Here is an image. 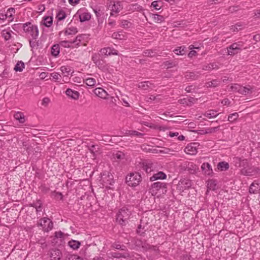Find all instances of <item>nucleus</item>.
Wrapping results in <instances>:
<instances>
[{"instance_id":"nucleus-34","label":"nucleus","mask_w":260,"mask_h":260,"mask_svg":"<svg viewBox=\"0 0 260 260\" xmlns=\"http://www.w3.org/2000/svg\"><path fill=\"white\" fill-rule=\"evenodd\" d=\"M65 235L64 234L62 233L61 232H56L55 233L54 236V239L55 243H58V241H55V239H57L58 240H59L60 242H61L64 238Z\"/></svg>"},{"instance_id":"nucleus-47","label":"nucleus","mask_w":260,"mask_h":260,"mask_svg":"<svg viewBox=\"0 0 260 260\" xmlns=\"http://www.w3.org/2000/svg\"><path fill=\"white\" fill-rule=\"evenodd\" d=\"M127 136H140L142 134L135 131H128L126 132Z\"/></svg>"},{"instance_id":"nucleus-27","label":"nucleus","mask_w":260,"mask_h":260,"mask_svg":"<svg viewBox=\"0 0 260 260\" xmlns=\"http://www.w3.org/2000/svg\"><path fill=\"white\" fill-rule=\"evenodd\" d=\"M60 70L63 75V77H68L71 72V68L69 66H63L60 68Z\"/></svg>"},{"instance_id":"nucleus-2","label":"nucleus","mask_w":260,"mask_h":260,"mask_svg":"<svg viewBox=\"0 0 260 260\" xmlns=\"http://www.w3.org/2000/svg\"><path fill=\"white\" fill-rule=\"evenodd\" d=\"M130 215V212L128 209L123 207L121 208L117 214L116 221L120 224L125 225Z\"/></svg>"},{"instance_id":"nucleus-62","label":"nucleus","mask_w":260,"mask_h":260,"mask_svg":"<svg viewBox=\"0 0 260 260\" xmlns=\"http://www.w3.org/2000/svg\"><path fill=\"white\" fill-rule=\"evenodd\" d=\"M222 104H223V105H228L229 104V102L228 101V100L227 99H224L222 101Z\"/></svg>"},{"instance_id":"nucleus-16","label":"nucleus","mask_w":260,"mask_h":260,"mask_svg":"<svg viewBox=\"0 0 260 260\" xmlns=\"http://www.w3.org/2000/svg\"><path fill=\"white\" fill-rule=\"evenodd\" d=\"M201 169L206 175H210L213 173L211 165L208 162H204L201 166Z\"/></svg>"},{"instance_id":"nucleus-5","label":"nucleus","mask_w":260,"mask_h":260,"mask_svg":"<svg viewBox=\"0 0 260 260\" xmlns=\"http://www.w3.org/2000/svg\"><path fill=\"white\" fill-rule=\"evenodd\" d=\"M38 226H41L46 232L51 230L53 228L52 222L47 218L41 219L38 222Z\"/></svg>"},{"instance_id":"nucleus-21","label":"nucleus","mask_w":260,"mask_h":260,"mask_svg":"<svg viewBox=\"0 0 260 260\" xmlns=\"http://www.w3.org/2000/svg\"><path fill=\"white\" fill-rule=\"evenodd\" d=\"M102 181L103 182V185L107 186L108 184L112 185L114 183L112 176L108 175V176L103 175L102 178Z\"/></svg>"},{"instance_id":"nucleus-24","label":"nucleus","mask_w":260,"mask_h":260,"mask_svg":"<svg viewBox=\"0 0 260 260\" xmlns=\"http://www.w3.org/2000/svg\"><path fill=\"white\" fill-rule=\"evenodd\" d=\"M67 16L66 12L63 10H60L58 11L56 15L57 24L60 21L64 20Z\"/></svg>"},{"instance_id":"nucleus-31","label":"nucleus","mask_w":260,"mask_h":260,"mask_svg":"<svg viewBox=\"0 0 260 260\" xmlns=\"http://www.w3.org/2000/svg\"><path fill=\"white\" fill-rule=\"evenodd\" d=\"M60 251L59 250H52L50 253L51 260H59L60 259Z\"/></svg>"},{"instance_id":"nucleus-43","label":"nucleus","mask_w":260,"mask_h":260,"mask_svg":"<svg viewBox=\"0 0 260 260\" xmlns=\"http://www.w3.org/2000/svg\"><path fill=\"white\" fill-rule=\"evenodd\" d=\"M112 37L116 39L122 40L124 36L122 32H114L112 35Z\"/></svg>"},{"instance_id":"nucleus-42","label":"nucleus","mask_w":260,"mask_h":260,"mask_svg":"<svg viewBox=\"0 0 260 260\" xmlns=\"http://www.w3.org/2000/svg\"><path fill=\"white\" fill-rule=\"evenodd\" d=\"M120 25L123 28H128L131 26L132 24L127 20H122L120 21Z\"/></svg>"},{"instance_id":"nucleus-57","label":"nucleus","mask_w":260,"mask_h":260,"mask_svg":"<svg viewBox=\"0 0 260 260\" xmlns=\"http://www.w3.org/2000/svg\"><path fill=\"white\" fill-rule=\"evenodd\" d=\"M7 17L5 14L1 13L0 14V20H2L3 21H4L7 19Z\"/></svg>"},{"instance_id":"nucleus-9","label":"nucleus","mask_w":260,"mask_h":260,"mask_svg":"<svg viewBox=\"0 0 260 260\" xmlns=\"http://www.w3.org/2000/svg\"><path fill=\"white\" fill-rule=\"evenodd\" d=\"M78 14L81 22L88 21L91 18V14L86 10H80Z\"/></svg>"},{"instance_id":"nucleus-7","label":"nucleus","mask_w":260,"mask_h":260,"mask_svg":"<svg viewBox=\"0 0 260 260\" xmlns=\"http://www.w3.org/2000/svg\"><path fill=\"white\" fill-rule=\"evenodd\" d=\"M232 88L234 91H237L239 93L247 95L252 92V88L248 87L241 86L239 85H235L232 86Z\"/></svg>"},{"instance_id":"nucleus-23","label":"nucleus","mask_w":260,"mask_h":260,"mask_svg":"<svg viewBox=\"0 0 260 260\" xmlns=\"http://www.w3.org/2000/svg\"><path fill=\"white\" fill-rule=\"evenodd\" d=\"M229 169V165L227 162L221 161L218 163L216 170L218 171H225Z\"/></svg>"},{"instance_id":"nucleus-37","label":"nucleus","mask_w":260,"mask_h":260,"mask_svg":"<svg viewBox=\"0 0 260 260\" xmlns=\"http://www.w3.org/2000/svg\"><path fill=\"white\" fill-rule=\"evenodd\" d=\"M50 76L52 77V80L54 81H60L61 79V76L56 72L50 74Z\"/></svg>"},{"instance_id":"nucleus-49","label":"nucleus","mask_w":260,"mask_h":260,"mask_svg":"<svg viewBox=\"0 0 260 260\" xmlns=\"http://www.w3.org/2000/svg\"><path fill=\"white\" fill-rule=\"evenodd\" d=\"M50 102V99L48 98H44L42 101V105L44 106H47Z\"/></svg>"},{"instance_id":"nucleus-26","label":"nucleus","mask_w":260,"mask_h":260,"mask_svg":"<svg viewBox=\"0 0 260 260\" xmlns=\"http://www.w3.org/2000/svg\"><path fill=\"white\" fill-rule=\"evenodd\" d=\"M84 83L88 86L93 87L96 85V79L92 77H88L84 79Z\"/></svg>"},{"instance_id":"nucleus-38","label":"nucleus","mask_w":260,"mask_h":260,"mask_svg":"<svg viewBox=\"0 0 260 260\" xmlns=\"http://www.w3.org/2000/svg\"><path fill=\"white\" fill-rule=\"evenodd\" d=\"M24 68V63L22 61H19L16 64V66L14 68V70L16 71L21 72V71H22V70Z\"/></svg>"},{"instance_id":"nucleus-50","label":"nucleus","mask_w":260,"mask_h":260,"mask_svg":"<svg viewBox=\"0 0 260 260\" xmlns=\"http://www.w3.org/2000/svg\"><path fill=\"white\" fill-rule=\"evenodd\" d=\"M241 25L239 23L236 24L234 26H232V29H233V31H238L242 29Z\"/></svg>"},{"instance_id":"nucleus-58","label":"nucleus","mask_w":260,"mask_h":260,"mask_svg":"<svg viewBox=\"0 0 260 260\" xmlns=\"http://www.w3.org/2000/svg\"><path fill=\"white\" fill-rule=\"evenodd\" d=\"M189 49L190 50H192L193 49H200V48L199 47H198V46H194L193 45H190L189 46Z\"/></svg>"},{"instance_id":"nucleus-19","label":"nucleus","mask_w":260,"mask_h":260,"mask_svg":"<svg viewBox=\"0 0 260 260\" xmlns=\"http://www.w3.org/2000/svg\"><path fill=\"white\" fill-rule=\"evenodd\" d=\"M77 28L74 26L68 27L62 31L66 36L74 35L77 33ZM61 33H62V32H60V34Z\"/></svg>"},{"instance_id":"nucleus-63","label":"nucleus","mask_w":260,"mask_h":260,"mask_svg":"<svg viewBox=\"0 0 260 260\" xmlns=\"http://www.w3.org/2000/svg\"><path fill=\"white\" fill-rule=\"evenodd\" d=\"M177 139L179 141H183L184 140V139H185V137L183 135H180V136L178 135Z\"/></svg>"},{"instance_id":"nucleus-46","label":"nucleus","mask_w":260,"mask_h":260,"mask_svg":"<svg viewBox=\"0 0 260 260\" xmlns=\"http://www.w3.org/2000/svg\"><path fill=\"white\" fill-rule=\"evenodd\" d=\"M185 77L187 79L194 80L196 78V76L194 73L186 72Z\"/></svg>"},{"instance_id":"nucleus-41","label":"nucleus","mask_w":260,"mask_h":260,"mask_svg":"<svg viewBox=\"0 0 260 260\" xmlns=\"http://www.w3.org/2000/svg\"><path fill=\"white\" fill-rule=\"evenodd\" d=\"M60 44L63 47H67V48L73 47L72 42L63 41H61L60 43Z\"/></svg>"},{"instance_id":"nucleus-28","label":"nucleus","mask_w":260,"mask_h":260,"mask_svg":"<svg viewBox=\"0 0 260 260\" xmlns=\"http://www.w3.org/2000/svg\"><path fill=\"white\" fill-rule=\"evenodd\" d=\"M68 245L73 250H77L81 246V243L78 241L72 240L68 242Z\"/></svg>"},{"instance_id":"nucleus-30","label":"nucleus","mask_w":260,"mask_h":260,"mask_svg":"<svg viewBox=\"0 0 260 260\" xmlns=\"http://www.w3.org/2000/svg\"><path fill=\"white\" fill-rule=\"evenodd\" d=\"M219 114V113H217V112L215 110H210L205 113V116L208 118H213L216 117Z\"/></svg>"},{"instance_id":"nucleus-32","label":"nucleus","mask_w":260,"mask_h":260,"mask_svg":"<svg viewBox=\"0 0 260 260\" xmlns=\"http://www.w3.org/2000/svg\"><path fill=\"white\" fill-rule=\"evenodd\" d=\"M59 52L60 50L59 45L58 44L53 45L51 50V54L53 56L56 57L59 54Z\"/></svg>"},{"instance_id":"nucleus-20","label":"nucleus","mask_w":260,"mask_h":260,"mask_svg":"<svg viewBox=\"0 0 260 260\" xmlns=\"http://www.w3.org/2000/svg\"><path fill=\"white\" fill-rule=\"evenodd\" d=\"M167 175L162 172H158L154 174L150 178L151 181H154L158 179H165Z\"/></svg>"},{"instance_id":"nucleus-6","label":"nucleus","mask_w":260,"mask_h":260,"mask_svg":"<svg viewBox=\"0 0 260 260\" xmlns=\"http://www.w3.org/2000/svg\"><path fill=\"white\" fill-rule=\"evenodd\" d=\"M199 145L197 143H192L188 144L184 148V152L189 155H195L199 148Z\"/></svg>"},{"instance_id":"nucleus-33","label":"nucleus","mask_w":260,"mask_h":260,"mask_svg":"<svg viewBox=\"0 0 260 260\" xmlns=\"http://www.w3.org/2000/svg\"><path fill=\"white\" fill-rule=\"evenodd\" d=\"M185 48V46L178 47L174 50V52L176 55H183L186 53Z\"/></svg>"},{"instance_id":"nucleus-60","label":"nucleus","mask_w":260,"mask_h":260,"mask_svg":"<svg viewBox=\"0 0 260 260\" xmlns=\"http://www.w3.org/2000/svg\"><path fill=\"white\" fill-rule=\"evenodd\" d=\"M122 102H123V105L126 106V107H129V105L128 103L124 99H122Z\"/></svg>"},{"instance_id":"nucleus-59","label":"nucleus","mask_w":260,"mask_h":260,"mask_svg":"<svg viewBox=\"0 0 260 260\" xmlns=\"http://www.w3.org/2000/svg\"><path fill=\"white\" fill-rule=\"evenodd\" d=\"M92 260H105V258L100 256H95Z\"/></svg>"},{"instance_id":"nucleus-39","label":"nucleus","mask_w":260,"mask_h":260,"mask_svg":"<svg viewBox=\"0 0 260 260\" xmlns=\"http://www.w3.org/2000/svg\"><path fill=\"white\" fill-rule=\"evenodd\" d=\"M239 115L237 113H234L229 116L228 120L231 122H233L238 118Z\"/></svg>"},{"instance_id":"nucleus-12","label":"nucleus","mask_w":260,"mask_h":260,"mask_svg":"<svg viewBox=\"0 0 260 260\" xmlns=\"http://www.w3.org/2000/svg\"><path fill=\"white\" fill-rule=\"evenodd\" d=\"M191 181L187 179H183L181 180L178 185V187L181 190H183L189 188L191 186Z\"/></svg>"},{"instance_id":"nucleus-10","label":"nucleus","mask_w":260,"mask_h":260,"mask_svg":"<svg viewBox=\"0 0 260 260\" xmlns=\"http://www.w3.org/2000/svg\"><path fill=\"white\" fill-rule=\"evenodd\" d=\"M86 38L84 35H80L77 36L75 40L72 42L73 47H77L81 46H85L86 43L84 39Z\"/></svg>"},{"instance_id":"nucleus-61","label":"nucleus","mask_w":260,"mask_h":260,"mask_svg":"<svg viewBox=\"0 0 260 260\" xmlns=\"http://www.w3.org/2000/svg\"><path fill=\"white\" fill-rule=\"evenodd\" d=\"M40 78L41 79H44L46 78V73L45 72H42L40 74V76H39Z\"/></svg>"},{"instance_id":"nucleus-64","label":"nucleus","mask_w":260,"mask_h":260,"mask_svg":"<svg viewBox=\"0 0 260 260\" xmlns=\"http://www.w3.org/2000/svg\"><path fill=\"white\" fill-rule=\"evenodd\" d=\"M94 148H95V146H94V145H92V146H91V147L90 148V149H89L91 153H94V152H93V151H94Z\"/></svg>"},{"instance_id":"nucleus-25","label":"nucleus","mask_w":260,"mask_h":260,"mask_svg":"<svg viewBox=\"0 0 260 260\" xmlns=\"http://www.w3.org/2000/svg\"><path fill=\"white\" fill-rule=\"evenodd\" d=\"M14 118L20 123H23L25 121V117L24 114L20 112H16L14 115Z\"/></svg>"},{"instance_id":"nucleus-44","label":"nucleus","mask_w":260,"mask_h":260,"mask_svg":"<svg viewBox=\"0 0 260 260\" xmlns=\"http://www.w3.org/2000/svg\"><path fill=\"white\" fill-rule=\"evenodd\" d=\"M84 79L81 76H74L72 78V80L73 82L77 83H81L82 82L84 83Z\"/></svg>"},{"instance_id":"nucleus-15","label":"nucleus","mask_w":260,"mask_h":260,"mask_svg":"<svg viewBox=\"0 0 260 260\" xmlns=\"http://www.w3.org/2000/svg\"><path fill=\"white\" fill-rule=\"evenodd\" d=\"M65 93L68 96L74 100L78 99L80 95V93L78 91L70 88H68Z\"/></svg>"},{"instance_id":"nucleus-45","label":"nucleus","mask_w":260,"mask_h":260,"mask_svg":"<svg viewBox=\"0 0 260 260\" xmlns=\"http://www.w3.org/2000/svg\"><path fill=\"white\" fill-rule=\"evenodd\" d=\"M12 31H3V36L6 40H8L11 37Z\"/></svg>"},{"instance_id":"nucleus-55","label":"nucleus","mask_w":260,"mask_h":260,"mask_svg":"<svg viewBox=\"0 0 260 260\" xmlns=\"http://www.w3.org/2000/svg\"><path fill=\"white\" fill-rule=\"evenodd\" d=\"M169 135L170 137H175V136H178L179 135V133L178 132H170L169 134Z\"/></svg>"},{"instance_id":"nucleus-35","label":"nucleus","mask_w":260,"mask_h":260,"mask_svg":"<svg viewBox=\"0 0 260 260\" xmlns=\"http://www.w3.org/2000/svg\"><path fill=\"white\" fill-rule=\"evenodd\" d=\"M151 18L155 23H161L164 21L163 16L157 14H153L151 16Z\"/></svg>"},{"instance_id":"nucleus-48","label":"nucleus","mask_w":260,"mask_h":260,"mask_svg":"<svg viewBox=\"0 0 260 260\" xmlns=\"http://www.w3.org/2000/svg\"><path fill=\"white\" fill-rule=\"evenodd\" d=\"M206 84H207L206 85L207 87H211V86L216 87L219 84V83L216 80H213L212 81L207 82Z\"/></svg>"},{"instance_id":"nucleus-3","label":"nucleus","mask_w":260,"mask_h":260,"mask_svg":"<svg viewBox=\"0 0 260 260\" xmlns=\"http://www.w3.org/2000/svg\"><path fill=\"white\" fill-rule=\"evenodd\" d=\"M126 183L128 186H137L141 180V177L139 173H134L128 175L126 178Z\"/></svg>"},{"instance_id":"nucleus-56","label":"nucleus","mask_w":260,"mask_h":260,"mask_svg":"<svg viewBox=\"0 0 260 260\" xmlns=\"http://www.w3.org/2000/svg\"><path fill=\"white\" fill-rule=\"evenodd\" d=\"M123 154L121 152H118L115 154V157L119 159L123 157Z\"/></svg>"},{"instance_id":"nucleus-14","label":"nucleus","mask_w":260,"mask_h":260,"mask_svg":"<svg viewBox=\"0 0 260 260\" xmlns=\"http://www.w3.org/2000/svg\"><path fill=\"white\" fill-rule=\"evenodd\" d=\"M93 93L96 96L104 99H106L108 96L107 91L101 87L96 88L93 90Z\"/></svg>"},{"instance_id":"nucleus-13","label":"nucleus","mask_w":260,"mask_h":260,"mask_svg":"<svg viewBox=\"0 0 260 260\" xmlns=\"http://www.w3.org/2000/svg\"><path fill=\"white\" fill-rule=\"evenodd\" d=\"M260 192V181H255L249 188V192L251 193H257Z\"/></svg>"},{"instance_id":"nucleus-1","label":"nucleus","mask_w":260,"mask_h":260,"mask_svg":"<svg viewBox=\"0 0 260 260\" xmlns=\"http://www.w3.org/2000/svg\"><path fill=\"white\" fill-rule=\"evenodd\" d=\"M22 28L24 32L28 36H30L32 39H36L39 34V30L37 25L30 22H26L22 24Z\"/></svg>"},{"instance_id":"nucleus-53","label":"nucleus","mask_w":260,"mask_h":260,"mask_svg":"<svg viewBox=\"0 0 260 260\" xmlns=\"http://www.w3.org/2000/svg\"><path fill=\"white\" fill-rule=\"evenodd\" d=\"M79 1L80 0H69V2L71 5L74 6V5L78 4L79 2Z\"/></svg>"},{"instance_id":"nucleus-40","label":"nucleus","mask_w":260,"mask_h":260,"mask_svg":"<svg viewBox=\"0 0 260 260\" xmlns=\"http://www.w3.org/2000/svg\"><path fill=\"white\" fill-rule=\"evenodd\" d=\"M128 7V10L132 11H139L141 9V7L136 4L130 5Z\"/></svg>"},{"instance_id":"nucleus-8","label":"nucleus","mask_w":260,"mask_h":260,"mask_svg":"<svg viewBox=\"0 0 260 260\" xmlns=\"http://www.w3.org/2000/svg\"><path fill=\"white\" fill-rule=\"evenodd\" d=\"M243 45L241 43H234L228 49V54L230 55H233L238 53L242 48Z\"/></svg>"},{"instance_id":"nucleus-4","label":"nucleus","mask_w":260,"mask_h":260,"mask_svg":"<svg viewBox=\"0 0 260 260\" xmlns=\"http://www.w3.org/2000/svg\"><path fill=\"white\" fill-rule=\"evenodd\" d=\"M123 6L119 2H110L108 5V8L110 11L111 15H115L118 13L122 9Z\"/></svg>"},{"instance_id":"nucleus-36","label":"nucleus","mask_w":260,"mask_h":260,"mask_svg":"<svg viewBox=\"0 0 260 260\" xmlns=\"http://www.w3.org/2000/svg\"><path fill=\"white\" fill-rule=\"evenodd\" d=\"M162 6L161 1H154L151 3V6L156 10H159L161 9Z\"/></svg>"},{"instance_id":"nucleus-17","label":"nucleus","mask_w":260,"mask_h":260,"mask_svg":"<svg viewBox=\"0 0 260 260\" xmlns=\"http://www.w3.org/2000/svg\"><path fill=\"white\" fill-rule=\"evenodd\" d=\"M162 183L159 182H157L153 183L150 189V192L152 196H155L157 191L162 187Z\"/></svg>"},{"instance_id":"nucleus-22","label":"nucleus","mask_w":260,"mask_h":260,"mask_svg":"<svg viewBox=\"0 0 260 260\" xmlns=\"http://www.w3.org/2000/svg\"><path fill=\"white\" fill-rule=\"evenodd\" d=\"M186 169L190 171L191 173H194L198 170V167L192 162H186L185 164Z\"/></svg>"},{"instance_id":"nucleus-18","label":"nucleus","mask_w":260,"mask_h":260,"mask_svg":"<svg viewBox=\"0 0 260 260\" xmlns=\"http://www.w3.org/2000/svg\"><path fill=\"white\" fill-rule=\"evenodd\" d=\"M101 54L105 55H117V51L110 47L104 48L101 50Z\"/></svg>"},{"instance_id":"nucleus-11","label":"nucleus","mask_w":260,"mask_h":260,"mask_svg":"<svg viewBox=\"0 0 260 260\" xmlns=\"http://www.w3.org/2000/svg\"><path fill=\"white\" fill-rule=\"evenodd\" d=\"M53 18L52 16H44L40 22L41 25H44L47 27H50L52 25Z\"/></svg>"},{"instance_id":"nucleus-29","label":"nucleus","mask_w":260,"mask_h":260,"mask_svg":"<svg viewBox=\"0 0 260 260\" xmlns=\"http://www.w3.org/2000/svg\"><path fill=\"white\" fill-rule=\"evenodd\" d=\"M15 12V10L13 8H10L7 10L5 14L7 18L8 19V21L9 22H12L13 20V15Z\"/></svg>"},{"instance_id":"nucleus-52","label":"nucleus","mask_w":260,"mask_h":260,"mask_svg":"<svg viewBox=\"0 0 260 260\" xmlns=\"http://www.w3.org/2000/svg\"><path fill=\"white\" fill-rule=\"evenodd\" d=\"M71 260H83V259L77 255H73L71 257Z\"/></svg>"},{"instance_id":"nucleus-51","label":"nucleus","mask_w":260,"mask_h":260,"mask_svg":"<svg viewBox=\"0 0 260 260\" xmlns=\"http://www.w3.org/2000/svg\"><path fill=\"white\" fill-rule=\"evenodd\" d=\"M145 55L149 57H152L154 55V52L150 50H146L145 52Z\"/></svg>"},{"instance_id":"nucleus-54","label":"nucleus","mask_w":260,"mask_h":260,"mask_svg":"<svg viewBox=\"0 0 260 260\" xmlns=\"http://www.w3.org/2000/svg\"><path fill=\"white\" fill-rule=\"evenodd\" d=\"M197 55V52L194 50H191L190 52L188 53V56L189 57H192L193 56H196Z\"/></svg>"}]
</instances>
